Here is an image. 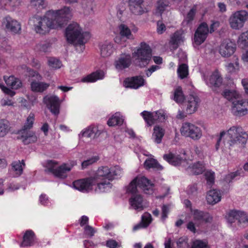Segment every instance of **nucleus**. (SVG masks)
<instances>
[{"label": "nucleus", "instance_id": "f257e3e1", "mask_svg": "<svg viewBox=\"0 0 248 248\" xmlns=\"http://www.w3.org/2000/svg\"><path fill=\"white\" fill-rule=\"evenodd\" d=\"M71 17L70 8L64 6L60 10H49L43 17L34 15L30 18L29 24L37 33L44 34L51 29L62 28Z\"/></svg>", "mask_w": 248, "mask_h": 248}, {"label": "nucleus", "instance_id": "f03ea898", "mask_svg": "<svg viewBox=\"0 0 248 248\" xmlns=\"http://www.w3.org/2000/svg\"><path fill=\"white\" fill-rule=\"evenodd\" d=\"M225 135L228 138L227 142L230 146H233L235 144L243 146L247 141L248 134L247 132L244 131L240 126H233L230 128L227 132L223 131L220 132L216 144L217 150L218 149L221 140Z\"/></svg>", "mask_w": 248, "mask_h": 248}, {"label": "nucleus", "instance_id": "7ed1b4c3", "mask_svg": "<svg viewBox=\"0 0 248 248\" xmlns=\"http://www.w3.org/2000/svg\"><path fill=\"white\" fill-rule=\"evenodd\" d=\"M82 30L77 23H73L69 24L65 30V36L67 41L70 43H73L77 41L75 46L77 49L80 47L82 51L84 48L85 43L90 39V34L86 31L81 33Z\"/></svg>", "mask_w": 248, "mask_h": 248}, {"label": "nucleus", "instance_id": "20e7f679", "mask_svg": "<svg viewBox=\"0 0 248 248\" xmlns=\"http://www.w3.org/2000/svg\"><path fill=\"white\" fill-rule=\"evenodd\" d=\"M154 184L144 176H137L129 184L127 188L128 193L138 192V187L143 190L146 194H152L153 193Z\"/></svg>", "mask_w": 248, "mask_h": 248}, {"label": "nucleus", "instance_id": "39448f33", "mask_svg": "<svg viewBox=\"0 0 248 248\" xmlns=\"http://www.w3.org/2000/svg\"><path fill=\"white\" fill-rule=\"evenodd\" d=\"M122 170L118 166L109 168L107 166H102L98 168L93 176L92 177L93 181L110 180L120 176Z\"/></svg>", "mask_w": 248, "mask_h": 248}, {"label": "nucleus", "instance_id": "423d86ee", "mask_svg": "<svg viewBox=\"0 0 248 248\" xmlns=\"http://www.w3.org/2000/svg\"><path fill=\"white\" fill-rule=\"evenodd\" d=\"M152 50L145 42H141L140 47L133 53L136 65L140 67H145L151 59Z\"/></svg>", "mask_w": 248, "mask_h": 248}, {"label": "nucleus", "instance_id": "0eeeda50", "mask_svg": "<svg viewBox=\"0 0 248 248\" xmlns=\"http://www.w3.org/2000/svg\"><path fill=\"white\" fill-rule=\"evenodd\" d=\"M248 17V13L245 10L236 11L229 18V23L232 28L239 29L243 27Z\"/></svg>", "mask_w": 248, "mask_h": 248}, {"label": "nucleus", "instance_id": "6e6552de", "mask_svg": "<svg viewBox=\"0 0 248 248\" xmlns=\"http://www.w3.org/2000/svg\"><path fill=\"white\" fill-rule=\"evenodd\" d=\"M181 132L182 135L190 137L194 140H199L202 135V131L199 127L189 123L183 124Z\"/></svg>", "mask_w": 248, "mask_h": 248}, {"label": "nucleus", "instance_id": "1a4fd4ad", "mask_svg": "<svg viewBox=\"0 0 248 248\" xmlns=\"http://www.w3.org/2000/svg\"><path fill=\"white\" fill-rule=\"evenodd\" d=\"M43 100L52 114L55 115H58L59 114L61 102L58 96L56 95L46 96L44 97Z\"/></svg>", "mask_w": 248, "mask_h": 248}, {"label": "nucleus", "instance_id": "9d476101", "mask_svg": "<svg viewBox=\"0 0 248 248\" xmlns=\"http://www.w3.org/2000/svg\"><path fill=\"white\" fill-rule=\"evenodd\" d=\"M248 110V100L247 101L238 99L232 101V112L236 116H242L246 115Z\"/></svg>", "mask_w": 248, "mask_h": 248}, {"label": "nucleus", "instance_id": "9b49d317", "mask_svg": "<svg viewBox=\"0 0 248 248\" xmlns=\"http://www.w3.org/2000/svg\"><path fill=\"white\" fill-rule=\"evenodd\" d=\"M74 187L82 192H88L92 189L94 181L92 177L75 181L73 183Z\"/></svg>", "mask_w": 248, "mask_h": 248}, {"label": "nucleus", "instance_id": "f8f14e48", "mask_svg": "<svg viewBox=\"0 0 248 248\" xmlns=\"http://www.w3.org/2000/svg\"><path fill=\"white\" fill-rule=\"evenodd\" d=\"M209 32L207 24L203 22L197 28L194 34V42L197 45L202 44L205 40Z\"/></svg>", "mask_w": 248, "mask_h": 248}, {"label": "nucleus", "instance_id": "ddd939ff", "mask_svg": "<svg viewBox=\"0 0 248 248\" xmlns=\"http://www.w3.org/2000/svg\"><path fill=\"white\" fill-rule=\"evenodd\" d=\"M131 64V57L129 54L123 53L114 62L115 68L122 71L128 68Z\"/></svg>", "mask_w": 248, "mask_h": 248}, {"label": "nucleus", "instance_id": "4468645a", "mask_svg": "<svg viewBox=\"0 0 248 248\" xmlns=\"http://www.w3.org/2000/svg\"><path fill=\"white\" fill-rule=\"evenodd\" d=\"M236 49L235 44L229 39H226L221 43L219 49L221 55L229 57L234 53Z\"/></svg>", "mask_w": 248, "mask_h": 248}, {"label": "nucleus", "instance_id": "2eb2a0df", "mask_svg": "<svg viewBox=\"0 0 248 248\" xmlns=\"http://www.w3.org/2000/svg\"><path fill=\"white\" fill-rule=\"evenodd\" d=\"M193 220L197 226L203 223L211 222L212 217L207 212H205L198 209H195L192 212Z\"/></svg>", "mask_w": 248, "mask_h": 248}, {"label": "nucleus", "instance_id": "dca6fc26", "mask_svg": "<svg viewBox=\"0 0 248 248\" xmlns=\"http://www.w3.org/2000/svg\"><path fill=\"white\" fill-rule=\"evenodd\" d=\"M2 25L10 31L19 33L21 31V25L17 20L10 16H6L2 19Z\"/></svg>", "mask_w": 248, "mask_h": 248}, {"label": "nucleus", "instance_id": "f3484780", "mask_svg": "<svg viewBox=\"0 0 248 248\" xmlns=\"http://www.w3.org/2000/svg\"><path fill=\"white\" fill-rule=\"evenodd\" d=\"M200 99L196 95L190 94L187 97L186 103V112L188 114L194 113L198 109Z\"/></svg>", "mask_w": 248, "mask_h": 248}, {"label": "nucleus", "instance_id": "a211bd4d", "mask_svg": "<svg viewBox=\"0 0 248 248\" xmlns=\"http://www.w3.org/2000/svg\"><path fill=\"white\" fill-rule=\"evenodd\" d=\"M144 79L141 76H136L130 78H127L124 82V86L126 88L138 89L144 85Z\"/></svg>", "mask_w": 248, "mask_h": 248}, {"label": "nucleus", "instance_id": "6ab92c4d", "mask_svg": "<svg viewBox=\"0 0 248 248\" xmlns=\"http://www.w3.org/2000/svg\"><path fill=\"white\" fill-rule=\"evenodd\" d=\"M36 240L34 232L31 230H27L23 236V240L20 244V247H28L34 245Z\"/></svg>", "mask_w": 248, "mask_h": 248}, {"label": "nucleus", "instance_id": "aec40b11", "mask_svg": "<svg viewBox=\"0 0 248 248\" xmlns=\"http://www.w3.org/2000/svg\"><path fill=\"white\" fill-rule=\"evenodd\" d=\"M222 78L217 72H214L210 77L208 84L215 92H218V88L222 85Z\"/></svg>", "mask_w": 248, "mask_h": 248}, {"label": "nucleus", "instance_id": "412c9836", "mask_svg": "<svg viewBox=\"0 0 248 248\" xmlns=\"http://www.w3.org/2000/svg\"><path fill=\"white\" fill-rule=\"evenodd\" d=\"M163 158L170 164L175 166L186 162V159L182 158L179 155H175L171 153L164 155Z\"/></svg>", "mask_w": 248, "mask_h": 248}, {"label": "nucleus", "instance_id": "4be33fe9", "mask_svg": "<svg viewBox=\"0 0 248 248\" xmlns=\"http://www.w3.org/2000/svg\"><path fill=\"white\" fill-rule=\"evenodd\" d=\"M143 0H129V6L131 12L135 15H141L144 10L141 6Z\"/></svg>", "mask_w": 248, "mask_h": 248}, {"label": "nucleus", "instance_id": "5701e85b", "mask_svg": "<svg viewBox=\"0 0 248 248\" xmlns=\"http://www.w3.org/2000/svg\"><path fill=\"white\" fill-rule=\"evenodd\" d=\"M132 195L129 199L131 206L135 209L142 210L143 209V199L142 196L137 192L131 193Z\"/></svg>", "mask_w": 248, "mask_h": 248}, {"label": "nucleus", "instance_id": "b1692460", "mask_svg": "<svg viewBox=\"0 0 248 248\" xmlns=\"http://www.w3.org/2000/svg\"><path fill=\"white\" fill-rule=\"evenodd\" d=\"M18 133L19 134H21V139L23 143L25 145L34 143L37 140V137L35 132L32 131H26L24 132H20L19 131Z\"/></svg>", "mask_w": 248, "mask_h": 248}, {"label": "nucleus", "instance_id": "393cba45", "mask_svg": "<svg viewBox=\"0 0 248 248\" xmlns=\"http://www.w3.org/2000/svg\"><path fill=\"white\" fill-rule=\"evenodd\" d=\"M208 203L215 204L221 200V195L219 191L216 189L210 190L206 196Z\"/></svg>", "mask_w": 248, "mask_h": 248}, {"label": "nucleus", "instance_id": "a878e982", "mask_svg": "<svg viewBox=\"0 0 248 248\" xmlns=\"http://www.w3.org/2000/svg\"><path fill=\"white\" fill-rule=\"evenodd\" d=\"M110 180L94 181V185L96 184L97 186L95 189L96 192H105L109 190L112 187Z\"/></svg>", "mask_w": 248, "mask_h": 248}, {"label": "nucleus", "instance_id": "bb28decb", "mask_svg": "<svg viewBox=\"0 0 248 248\" xmlns=\"http://www.w3.org/2000/svg\"><path fill=\"white\" fill-rule=\"evenodd\" d=\"M104 77V73L102 71H97L84 77L81 79L82 82H93L98 79H101Z\"/></svg>", "mask_w": 248, "mask_h": 248}, {"label": "nucleus", "instance_id": "cd10ccee", "mask_svg": "<svg viewBox=\"0 0 248 248\" xmlns=\"http://www.w3.org/2000/svg\"><path fill=\"white\" fill-rule=\"evenodd\" d=\"M101 133V131L98 130L97 127L90 126L83 131L81 134L82 137L94 139L99 137Z\"/></svg>", "mask_w": 248, "mask_h": 248}, {"label": "nucleus", "instance_id": "c85d7f7f", "mask_svg": "<svg viewBox=\"0 0 248 248\" xmlns=\"http://www.w3.org/2000/svg\"><path fill=\"white\" fill-rule=\"evenodd\" d=\"M186 170L190 174L199 175L202 173L204 170V167L199 162L190 165L186 169Z\"/></svg>", "mask_w": 248, "mask_h": 248}, {"label": "nucleus", "instance_id": "c756f323", "mask_svg": "<svg viewBox=\"0 0 248 248\" xmlns=\"http://www.w3.org/2000/svg\"><path fill=\"white\" fill-rule=\"evenodd\" d=\"M71 170V167L67 166L66 164H63L57 167L53 174L57 177L65 178L67 177V172Z\"/></svg>", "mask_w": 248, "mask_h": 248}, {"label": "nucleus", "instance_id": "7c9ffc66", "mask_svg": "<svg viewBox=\"0 0 248 248\" xmlns=\"http://www.w3.org/2000/svg\"><path fill=\"white\" fill-rule=\"evenodd\" d=\"M144 166L146 169H153L157 170H161L163 167L160 165L158 161L154 158H148L144 163Z\"/></svg>", "mask_w": 248, "mask_h": 248}, {"label": "nucleus", "instance_id": "2f4dec72", "mask_svg": "<svg viewBox=\"0 0 248 248\" xmlns=\"http://www.w3.org/2000/svg\"><path fill=\"white\" fill-rule=\"evenodd\" d=\"M183 39L182 33L180 31H177L175 32L170 41V44L172 46L173 49H176L178 47L179 44L183 41Z\"/></svg>", "mask_w": 248, "mask_h": 248}, {"label": "nucleus", "instance_id": "473e14b6", "mask_svg": "<svg viewBox=\"0 0 248 248\" xmlns=\"http://www.w3.org/2000/svg\"><path fill=\"white\" fill-rule=\"evenodd\" d=\"M113 45L110 43L106 42L100 47L101 55L103 57L109 56L113 52Z\"/></svg>", "mask_w": 248, "mask_h": 248}, {"label": "nucleus", "instance_id": "72a5a7b5", "mask_svg": "<svg viewBox=\"0 0 248 248\" xmlns=\"http://www.w3.org/2000/svg\"><path fill=\"white\" fill-rule=\"evenodd\" d=\"M164 130L159 126H155L154 128L153 138L157 143H161L162 139L164 135Z\"/></svg>", "mask_w": 248, "mask_h": 248}, {"label": "nucleus", "instance_id": "f704fd0d", "mask_svg": "<svg viewBox=\"0 0 248 248\" xmlns=\"http://www.w3.org/2000/svg\"><path fill=\"white\" fill-rule=\"evenodd\" d=\"M124 119L120 114L116 112L108 121L107 124L109 126H112L116 125H121Z\"/></svg>", "mask_w": 248, "mask_h": 248}, {"label": "nucleus", "instance_id": "c9c22d12", "mask_svg": "<svg viewBox=\"0 0 248 248\" xmlns=\"http://www.w3.org/2000/svg\"><path fill=\"white\" fill-rule=\"evenodd\" d=\"M144 121L148 126H151L155 123V114L154 112L143 111L140 113Z\"/></svg>", "mask_w": 248, "mask_h": 248}, {"label": "nucleus", "instance_id": "e433bc0d", "mask_svg": "<svg viewBox=\"0 0 248 248\" xmlns=\"http://www.w3.org/2000/svg\"><path fill=\"white\" fill-rule=\"evenodd\" d=\"M31 90L34 92H43L49 86V84L44 82H38L33 81L31 83Z\"/></svg>", "mask_w": 248, "mask_h": 248}, {"label": "nucleus", "instance_id": "4c0bfd02", "mask_svg": "<svg viewBox=\"0 0 248 248\" xmlns=\"http://www.w3.org/2000/svg\"><path fill=\"white\" fill-rule=\"evenodd\" d=\"M120 34L122 38L125 37L126 39H133V36L129 28L124 24H122L119 26Z\"/></svg>", "mask_w": 248, "mask_h": 248}, {"label": "nucleus", "instance_id": "58836bf2", "mask_svg": "<svg viewBox=\"0 0 248 248\" xmlns=\"http://www.w3.org/2000/svg\"><path fill=\"white\" fill-rule=\"evenodd\" d=\"M169 3L168 0H158L156 2V13L161 15L169 6Z\"/></svg>", "mask_w": 248, "mask_h": 248}, {"label": "nucleus", "instance_id": "ea45409f", "mask_svg": "<svg viewBox=\"0 0 248 248\" xmlns=\"http://www.w3.org/2000/svg\"><path fill=\"white\" fill-rule=\"evenodd\" d=\"M222 95L227 99L232 102L237 100L239 98L238 93L233 90H225L222 93Z\"/></svg>", "mask_w": 248, "mask_h": 248}, {"label": "nucleus", "instance_id": "a19ab883", "mask_svg": "<svg viewBox=\"0 0 248 248\" xmlns=\"http://www.w3.org/2000/svg\"><path fill=\"white\" fill-rule=\"evenodd\" d=\"M34 121V115L32 113H30L24 126L19 131H20V132H24L26 131H30L33 126Z\"/></svg>", "mask_w": 248, "mask_h": 248}, {"label": "nucleus", "instance_id": "79ce46f5", "mask_svg": "<svg viewBox=\"0 0 248 248\" xmlns=\"http://www.w3.org/2000/svg\"><path fill=\"white\" fill-rule=\"evenodd\" d=\"M12 169L15 172V177H18L23 173V168L20 160L14 161L12 164Z\"/></svg>", "mask_w": 248, "mask_h": 248}, {"label": "nucleus", "instance_id": "37998d69", "mask_svg": "<svg viewBox=\"0 0 248 248\" xmlns=\"http://www.w3.org/2000/svg\"><path fill=\"white\" fill-rule=\"evenodd\" d=\"M98 155H93L83 161L81 163V168L84 170L87 168L90 165L96 163L99 159Z\"/></svg>", "mask_w": 248, "mask_h": 248}, {"label": "nucleus", "instance_id": "c03bdc74", "mask_svg": "<svg viewBox=\"0 0 248 248\" xmlns=\"http://www.w3.org/2000/svg\"><path fill=\"white\" fill-rule=\"evenodd\" d=\"M177 73L181 79L186 78L188 74L187 65L185 63L180 64L178 68Z\"/></svg>", "mask_w": 248, "mask_h": 248}, {"label": "nucleus", "instance_id": "a18cd8bd", "mask_svg": "<svg viewBox=\"0 0 248 248\" xmlns=\"http://www.w3.org/2000/svg\"><path fill=\"white\" fill-rule=\"evenodd\" d=\"M10 130L7 121L4 120H0V137H3L6 135Z\"/></svg>", "mask_w": 248, "mask_h": 248}, {"label": "nucleus", "instance_id": "49530a36", "mask_svg": "<svg viewBox=\"0 0 248 248\" xmlns=\"http://www.w3.org/2000/svg\"><path fill=\"white\" fill-rule=\"evenodd\" d=\"M173 99L177 103H182L184 101L185 97L181 87H178L175 89L174 93Z\"/></svg>", "mask_w": 248, "mask_h": 248}, {"label": "nucleus", "instance_id": "de8ad7c7", "mask_svg": "<svg viewBox=\"0 0 248 248\" xmlns=\"http://www.w3.org/2000/svg\"><path fill=\"white\" fill-rule=\"evenodd\" d=\"M197 8L195 6H193L187 13L186 17L183 21V24L186 25L188 24L191 21H192L195 16Z\"/></svg>", "mask_w": 248, "mask_h": 248}, {"label": "nucleus", "instance_id": "09e8293b", "mask_svg": "<svg viewBox=\"0 0 248 248\" xmlns=\"http://www.w3.org/2000/svg\"><path fill=\"white\" fill-rule=\"evenodd\" d=\"M239 211L237 210H231L230 211L227 216V219L229 223L232 224L236 220H238L239 216Z\"/></svg>", "mask_w": 248, "mask_h": 248}, {"label": "nucleus", "instance_id": "8fccbe9b", "mask_svg": "<svg viewBox=\"0 0 248 248\" xmlns=\"http://www.w3.org/2000/svg\"><path fill=\"white\" fill-rule=\"evenodd\" d=\"M204 176L207 185L209 186H211L215 182V173L210 171H207L205 173Z\"/></svg>", "mask_w": 248, "mask_h": 248}, {"label": "nucleus", "instance_id": "3c124183", "mask_svg": "<svg viewBox=\"0 0 248 248\" xmlns=\"http://www.w3.org/2000/svg\"><path fill=\"white\" fill-rule=\"evenodd\" d=\"M93 0H82L81 4L83 8L89 13L93 11Z\"/></svg>", "mask_w": 248, "mask_h": 248}, {"label": "nucleus", "instance_id": "603ef678", "mask_svg": "<svg viewBox=\"0 0 248 248\" xmlns=\"http://www.w3.org/2000/svg\"><path fill=\"white\" fill-rule=\"evenodd\" d=\"M238 43L240 46H246L248 45V31L242 33L239 37Z\"/></svg>", "mask_w": 248, "mask_h": 248}, {"label": "nucleus", "instance_id": "864d4df0", "mask_svg": "<svg viewBox=\"0 0 248 248\" xmlns=\"http://www.w3.org/2000/svg\"><path fill=\"white\" fill-rule=\"evenodd\" d=\"M177 248H190L186 237L180 238L176 242Z\"/></svg>", "mask_w": 248, "mask_h": 248}, {"label": "nucleus", "instance_id": "5fc2aeb1", "mask_svg": "<svg viewBox=\"0 0 248 248\" xmlns=\"http://www.w3.org/2000/svg\"><path fill=\"white\" fill-rule=\"evenodd\" d=\"M234 60L235 62L234 63L231 62L227 66V71L230 73L235 72L239 70V65L238 62V59L235 58Z\"/></svg>", "mask_w": 248, "mask_h": 248}, {"label": "nucleus", "instance_id": "6e6d98bb", "mask_svg": "<svg viewBox=\"0 0 248 248\" xmlns=\"http://www.w3.org/2000/svg\"><path fill=\"white\" fill-rule=\"evenodd\" d=\"M192 248H209L207 243L201 240H196L193 242Z\"/></svg>", "mask_w": 248, "mask_h": 248}, {"label": "nucleus", "instance_id": "4d7b16f0", "mask_svg": "<svg viewBox=\"0 0 248 248\" xmlns=\"http://www.w3.org/2000/svg\"><path fill=\"white\" fill-rule=\"evenodd\" d=\"M48 63L50 67L54 69L60 68L62 65L61 62L58 59L54 58H50Z\"/></svg>", "mask_w": 248, "mask_h": 248}, {"label": "nucleus", "instance_id": "13d9d810", "mask_svg": "<svg viewBox=\"0 0 248 248\" xmlns=\"http://www.w3.org/2000/svg\"><path fill=\"white\" fill-rule=\"evenodd\" d=\"M57 162L52 160L48 161L46 165V169L45 170L46 172H50L54 173L56 167Z\"/></svg>", "mask_w": 248, "mask_h": 248}, {"label": "nucleus", "instance_id": "bf43d9fd", "mask_svg": "<svg viewBox=\"0 0 248 248\" xmlns=\"http://www.w3.org/2000/svg\"><path fill=\"white\" fill-rule=\"evenodd\" d=\"M239 217H238V223L239 224L244 223L248 225V214L243 212H239Z\"/></svg>", "mask_w": 248, "mask_h": 248}, {"label": "nucleus", "instance_id": "052dcab7", "mask_svg": "<svg viewBox=\"0 0 248 248\" xmlns=\"http://www.w3.org/2000/svg\"><path fill=\"white\" fill-rule=\"evenodd\" d=\"M152 217L149 213H145L142 215L141 217V221L143 224V227H147L149 224L151 222Z\"/></svg>", "mask_w": 248, "mask_h": 248}, {"label": "nucleus", "instance_id": "680f3d73", "mask_svg": "<svg viewBox=\"0 0 248 248\" xmlns=\"http://www.w3.org/2000/svg\"><path fill=\"white\" fill-rule=\"evenodd\" d=\"M31 4L36 8H44L45 6V0H31Z\"/></svg>", "mask_w": 248, "mask_h": 248}, {"label": "nucleus", "instance_id": "e2e57ef3", "mask_svg": "<svg viewBox=\"0 0 248 248\" xmlns=\"http://www.w3.org/2000/svg\"><path fill=\"white\" fill-rule=\"evenodd\" d=\"M155 121L163 122L165 119V116L162 110L154 112Z\"/></svg>", "mask_w": 248, "mask_h": 248}, {"label": "nucleus", "instance_id": "0e129e2a", "mask_svg": "<svg viewBox=\"0 0 248 248\" xmlns=\"http://www.w3.org/2000/svg\"><path fill=\"white\" fill-rule=\"evenodd\" d=\"M39 202L40 203L44 206H47L49 203L48 197L46 194H42L39 197Z\"/></svg>", "mask_w": 248, "mask_h": 248}, {"label": "nucleus", "instance_id": "69168bd1", "mask_svg": "<svg viewBox=\"0 0 248 248\" xmlns=\"http://www.w3.org/2000/svg\"><path fill=\"white\" fill-rule=\"evenodd\" d=\"M169 212V207L166 205H163L162 207L161 218L164 220L167 217V215Z\"/></svg>", "mask_w": 248, "mask_h": 248}, {"label": "nucleus", "instance_id": "338daca9", "mask_svg": "<svg viewBox=\"0 0 248 248\" xmlns=\"http://www.w3.org/2000/svg\"><path fill=\"white\" fill-rule=\"evenodd\" d=\"M84 229L85 233L86 235H89L90 237L93 236L94 233H95V230L92 226L90 225H87L85 226Z\"/></svg>", "mask_w": 248, "mask_h": 248}, {"label": "nucleus", "instance_id": "774afa93", "mask_svg": "<svg viewBox=\"0 0 248 248\" xmlns=\"http://www.w3.org/2000/svg\"><path fill=\"white\" fill-rule=\"evenodd\" d=\"M166 30V26L161 21L157 22V32L159 34H162Z\"/></svg>", "mask_w": 248, "mask_h": 248}]
</instances>
